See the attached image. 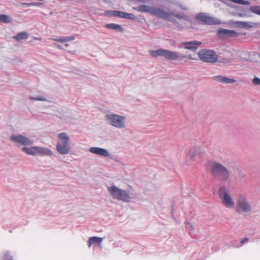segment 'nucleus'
<instances>
[{"label": "nucleus", "instance_id": "obj_21", "mask_svg": "<svg viewBox=\"0 0 260 260\" xmlns=\"http://www.w3.org/2000/svg\"><path fill=\"white\" fill-rule=\"evenodd\" d=\"M165 50L164 49H160L157 50H150L149 53L154 57H157L159 56H164Z\"/></svg>", "mask_w": 260, "mask_h": 260}, {"label": "nucleus", "instance_id": "obj_27", "mask_svg": "<svg viewBox=\"0 0 260 260\" xmlns=\"http://www.w3.org/2000/svg\"><path fill=\"white\" fill-rule=\"evenodd\" d=\"M29 99L30 100H33V101H47V99L42 95L37 96L36 97L30 96Z\"/></svg>", "mask_w": 260, "mask_h": 260}, {"label": "nucleus", "instance_id": "obj_32", "mask_svg": "<svg viewBox=\"0 0 260 260\" xmlns=\"http://www.w3.org/2000/svg\"><path fill=\"white\" fill-rule=\"evenodd\" d=\"M248 238L246 237L241 241V244L243 245L245 242L248 241Z\"/></svg>", "mask_w": 260, "mask_h": 260}, {"label": "nucleus", "instance_id": "obj_2", "mask_svg": "<svg viewBox=\"0 0 260 260\" xmlns=\"http://www.w3.org/2000/svg\"><path fill=\"white\" fill-rule=\"evenodd\" d=\"M210 170L213 175L219 180L226 181L229 178L230 173L228 170L219 162H212Z\"/></svg>", "mask_w": 260, "mask_h": 260}, {"label": "nucleus", "instance_id": "obj_9", "mask_svg": "<svg viewBox=\"0 0 260 260\" xmlns=\"http://www.w3.org/2000/svg\"><path fill=\"white\" fill-rule=\"evenodd\" d=\"M219 196L223 205L229 208H233L235 203L225 187H221L219 190Z\"/></svg>", "mask_w": 260, "mask_h": 260}, {"label": "nucleus", "instance_id": "obj_29", "mask_svg": "<svg viewBox=\"0 0 260 260\" xmlns=\"http://www.w3.org/2000/svg\"><path fill=\"white\" fill-rule=\"evenodd\" d=\"M3 260H13V257L9 254V252H6L3 256Z\"/></svg>", "mask_w": 260, "mask_h": 260}, {"label": "nucleus", "instance_id": "obj_3", "mask_svg": "<svg viewBox=\"0 0 260 260\" xmlns=\"http://www.w3.org/2000/svg\"><path fill=\"white\" fill-rule=\"evenodd\" d=\"M59 139L56 144V150L60 154H67L70 150V138L66 133L58 134Z\"/></svg>", "mask_w": 260, "mask_h": 260}, {"label": "nucleus", "instance_id": "obj_25", "mask_svg": "<svg viewBox=\"0 0 260 260\" xmlns=\"http://www.w3.org/2000/svg\"><path fill=\"white\" fill-rule=\"evenodd\" d=\"M106 27L112 29H117L120 31H122L123 30L122 28L120 25L114 24V23H110L107 24L106 25Z\"/></svg>", "mask_w": 260, "mask_h": 260}, {"label": "nucleus", "instance_id": "obj_10", "mask_svg": "<svg viewBox=\"0 0 260 260\" xmlns=\"http://www.w3.org/2000/svg\"><path fill=\"white\" fill-rule=\"evenodd\" d=\"M10 140L16 144L18 147L30 146L33 144L32 140L21 135H13L10 137Z\"/></svg>", "mask_w": 260, "mask_h": 260}, {"label": "nucleus", "instance_id": "obj_35", "mask_svg": "<svg viewBox=\"0 0 260 260\" xmlns=\"http://www.w3.org/2000/svg\"><path fill=\"white\" fill-rule=\"evenodd\" d=\"M54 45L55 46H56L57 47H58L59 49H63V47H61V46H60V45H58V44H54Z\"/></svg>", "mask_w": 260, "mask_h": 260}, {"label": "nucleus", "instance_id": "obj_11", "mask_svg": "<svg viewBox=\"0 0 260 260\" xmlns=\"http://www.w3.org/2000/svg\"><path fill=\"white\" fill-rule=\"evenodd\" d=\"M106 118L111 125L120 128L124 127L125 117L111 114L107 115Z\"/></svg>", "mask_w": 260, "mask_h": 260}, {"label": "nucleus", "instance_id": "obj_36", "mask_svg": "<svg viewBox=\"0 0 260 260\" xmlns=\"http://www.w3.org/2000/svg\"><path fill=\"white\" fill-rule=\"evenodd\" d=\"M64 46L65 47H68L69 46V44H67V43L64 44Z\"/></svg>", "mask_w": 260, "mask_h": 260}, {"label": "nucleus", "instance_id": "obj_15", "mask_svg": "<svg viewBox=\"0 0 260 260\" xmlns=\"http://www.w3.org/2000/svg\"><path fill=\"white\" fill-rule=\"evenodd\" d=\"M164 57L168 60H176L179 58V55L175 52L165 49Z\"/></svg>", "mask_w": 260, "mask_h": 260}, {"label": "nucleus", "instance_id": "obj_19", "mask_svg": "<svg viewBox=\"0 0 260 260\" xmlns=\"http://www.w3.org/2000/svg\"><path fill=\"white\" fill-rule=\"evenodd\" d=\"M74 39L75 36H74L62 37L53 39V40L55 41L64 43L73 41Z\"/></svg>", "mask_w": 260, "mask_h": 260}, {"label": "nucleus", "instance_id": "obj_17", "mask_svg": "<svg viewBox=\"0 0 260 260\" xmlns=\"http://www.w3.org/2000/svg\"><path fill=\"white\" fill-rule=\"evenodd\" d=\"M28 37V34L26 31H22L17 34L16 36H13L12 38L15 39L17 41H20L21 40H25Z\"/></svg>", "mask_w": 260, "mask_h": 260}, {"label": "nucleus", "instance_id": "obj_31", "mask_svg": "<svg viewBox=\"0 0 260 260\" xmlns=\"http://www.w3.org/2000/svg\"><path fill=\"white\" fill-rule=\"evenodd\" d=\"M44 4L42 3H32V6H38V7H41L43 6Z\"/></svg>", "mask_w": 260, "mask_h": 260}, {"label": "nucleus", "instance_id": "obj_1", "mask_svg": "<svg viewBox=\"0 0 260 260\" xmlns=\"http://www.w3.org/2000/svg\"><path fill=\"white\" fill-rule=\"evenodd\" d=\"M134 9L140 12L149 13L158 18L168 19L169 17L171 15V14L167 13L166 11L162 9L144 5L134 8Z\"/></svg>", "mask_w": 260, "mask_h": 260}, {"label": "nucleus", "instance_id": "obj_5", "mask_svg": "<svg viewBox=\"0 0 260 260\" xmlns=\"http://www.w3.org/2000/svg\"><path fill=\"white\" fill-rule=\"evenodd\" d=\"M21 150L27 154L30 155L51 156L52 155V152L50 149L39 146H33L29 148L23 147L22 148Z\"/></svg>", "mask_w": 260, "mask_h": 260}, {"label": "nucleus", "instance_id": "obj_13", "mask_svg": "<svg viewBox=\"0 0 260 260\" xmlns=\"http://www.w3.org/2000/svg\"><path fill=\"white\" fill-rule=\"evenodd\" d=\"M89 151L92 153L103 156H108L109 155V153L107 150L99 147H91L89 149Z\"/></svg>", "mask_w": 260, "mask_h": 260}, {"label": "nucleus", "instance_id": "obj_16", "mask_svg": "<svg viewBox=\"0 0 260 260\" xmlns=\"http://www.w3.org/2000/svg\"><path fill=\"white\" fill-rule=\"evenodd\" d=\"M113 13L114 16H118L120 18L132 20L134 19L135 18V16L133 14H129L123 12L117 11H114Z\"/></svg>", "mask_w": 260, "mask_h": 260}, {"label": "nucleus", "instance_id": "obj_24", "mask_svg": "<svg viewBox=\"0 0 260 260\" xmlns=\"http://www.w3.org/2000/svg\"><path fill=\"white\" fill-rule=\"evenodd\" d=\"M236 24V26L241 28H250L251 26L249 24V23L246 22H242V21H237L234 23Z\"/></svg>", "mask_w": 260, "mask_h": 260}, {"label": "nucleus", "instance_id": "obj_30", "mask_svg": "<svg viewBox=\"0 0 260 260\" xmlns=\"http://www.w3.org/2000/svg\"><path fill=\"white\" fill-rule=\"evenodd\" d=\"M252 82L255 85H259L260 84V79L258 78L255 77L253 80Z\"/></svg>", "mask_w": 260, "mask_h": 260}, {"label": "nucleus", "instance_id": "obj_26", "mask_svg": "<svg viewBox=\"0 0 260 260\" xmlns=\"http://www.w3.org/2000/svg\"><path fill=\"white\" fill-rule=\"evenodd\" d=\"M250 10L253 13L260 15V6H253L250 8Z\"/></svg>", "mask_w": 260, "mask_h": 260}, {"label": "nucleus", "instance_id": "obj_37", "mask_svg": "<svg viewBox=\"0 0 260 260\" xmlns=\"http://www.w3.org/2000/svg\"><path fill=\"white\" fill-rule=\"evenodd\" d=\"M35 39L38 40H40V38H35Z\"/></svg>", "mask_w": 260, "mask_h": 260}, {"label": "nucleus", "instance_id": "obj_28", "mask_svg": "<svg viewBox=\"0 0 260 260\" xmlns=\"http://www.w3.org/2000/svg\"><path fill=\"white\" fill-rule=\"evenodd\" d=\"M197 152V149L195 148H192L189 150L188 154V156L190 159H193V157L196 154Z\"/></svg>", "mask_w": 260, "mask_h": 260}, {"label": "nucleus", "instance_id": "obj_6", "mask_svg": "<svg viewBox=\"0 0 260 260\" xmlns=\"http://www.w3.org/2000/svg\"><path fill=\"white\" fill-rule=\"evenodd\" d=\"M235 210L238 213H248L251 211V206L244 195L241 194L238 196Z\"/></svg>", "mask_w": 260, "mask_h": 260}, {"label": "nucleus", "instance_id": "obj_7", "mask_svg": "<svg viewBox=\"0 0 260 260\" xmlns=\"http://www.w3.org/2000/svg\"><path fill=\"white\" fill-rule=\"evenodd\" d=\"M200 59L204 62L214 63L217 61L218 56L211 50L203 49L198 53Z\"/></svg>", "mask_w": 260, "mask_h": 260}, {"label": "nucleus", "instance_id": "obj_23", "mask_svg": "<svg viewBox=\"0 0 260 260\" xmlns=\"http://www.w3.org/2000/svg\"><path fill=\"white\" fill-rule=\"evenodd\" d=\"M12 21V18L10 16L7 15H0V22L8 23Z\"/></svg>", "mask_w": 260, "mask_h": 260}, {"label": "nucleus", "instance_id": "obj_33", "mask_svg": "<svg viewBox=\"0 0 260 260\" xmlns=\"http://www.w3.org/2000/svg\"><path fill=\"white\" fill-rule=\"evenodd\" d=\"M21 5L22 6H32V3H23L21 4Z\"/></svg>", "mask_w": 260, "mask_h": 260}, {"label": "nucleus", "instance_id": "obj_8", "mask_svg": "<svg viewBox=\"0 0 260 260\" xmlns=\"http://www.w3.org/2000/svg\"><path fill=\"white\" fill-rule=\"evenodd\" d=\"M196 19L202 24L217 25L221 23L220 20L210 16L208 14L200 13L196 15Z\"/></svg>", "mask_w": 260, "mask_h": 260}, {"label": "nucleus", "instance_id": "obj_14", "mask_svg": "<svg viewBox=\"0 0 260 260\" xmlns=\"http://www.w3.org/2000/svg\"><path fill=\"white\" fill-rule=\"evenodd\" d=\"M201 44V42L198 41L183 42L182 44V46L187 49L195 50L197 49L198 46L200 45Z\"/></svg>", "mask_w": 260, "mask_h": 260}, {"label": "nucleus", "instance_id": "obj_22", "mask_svg": "<svg viewBox=\"0 0 260 260\" xmlns=\"http://www.w3.org/2000/svg\"><path fill=\"white\" fill-rule=\"evenodd\" d=\"M103 239L97 237H91L88 241V245L90 247L92 244L97 243L100 245L102 242Z\"/></svg>", "mask_w": 260, "mask_h": 260}, {"label": "nucleus", "instance_id": "obj_18", "mask_svg": "<svg viewBox=\"0 0 260 260\" xmlns=\"http://www.w3.org/2000/svg\"><path fill=\"white\" fill-rule=\"evenodd\" d=\"M215 80L224 83H233L235 80L233 79H230L221 76H218L215 77Z\"/></svg>", "mask_w": 260, "mask_h": 260}, {"label": "nucleus", "instance_id": "obj_34", "mask_svg": "<svg viewBox=\"0 0 260 260\" xmlns=\"http://www.w3.org/2000/svg\"><path fill=\"white\" fill-rule=\"evenodd\" d=\"M239 16H240L241 17H246V16H247V15H246V13L243 12V13H240L239 14Z\"/></svg>", "mask_w": 260, "mask_h": 260}, {"label": "nucleus", "instance_id": "obj_12", "mask_svg": "<svg viewBox=\"0 0 260 260\" xmlns=\"http://www.w3.org/2000/svg\"><path fill=\"white\" fill-rule=\"evenodd\" d=\"M217 34L219 38L222 39L236 37L238 36V34L235 31L222 28L218 30Z\"/></svg>", "mask_w": 260, "mask_h": 260}, {"label": "nucleus", "instance_id": "obj_20", "mask_svg": "<svg viewBox=\"0 0 260 260\" xmlns=\"http://www.w3.org/2000/svg\"><path fill=\"white\" fill-rule=\"evenodd\" d=\"M168 14H171L172 15H170V16L169 17L168 19H165V20H168V21H173V19L174 17H176L177 18H179V19H187V16L185 15H181V14H174V13H172V12H166Z\"/></svg>", "mask_w": 260, "mask_h": 260}, {"label": "nucleus", "instance_id": "obj_4", "mask_svg": "<svg viewBox=\"0 0 260 260\" xmlns=\"http://www.w3.org/2000/svg\"><path fill=\"white\" fill-rule=\"evenodd\" d=\"M108 189L113 198L125 202H128L130 201L131 197L126 190L120 189L114 185L108 187Z\"/></svg>", "mask_w": 260, "mask_h": 260}]
</instances>
